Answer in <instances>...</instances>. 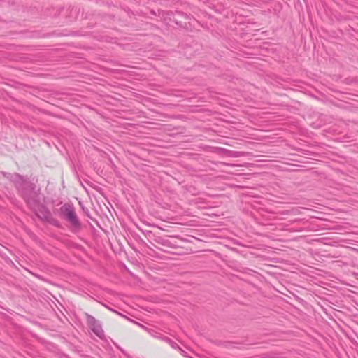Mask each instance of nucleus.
Segmentation results:
<instances>
[{"mask_svg":"<svg viewBox=\"0 0 358 358\" xmlns=\"http://www.w3.org/2000/svg\"><path fill=\"white\" fill-rule=\"evenodd\" d=\"M163 340H164L166 342H167L168 343H169V345L173 348H178L181 352V354L183 355V356H185L187 357L186 355V352L184 351L183 350L180 349L178 346V344L176 343H175L174 341H171L170 338H167V337H164L163 338Z\"/></svg>","mask_w":358,"mask_h":358,"instance_id":"obj_5","label":"nucleus"},{"mask_svg":"<svg viewBox=\"0 0 358 358\" xmlns=\"http://www.w3.org/2000/svg\"><path fill=\"white\" fill-rule=\"evenodd\" d=\"M37 216L43 220L49 221L52 217L51 213L40 201H38V206L35 208H30Z\"/></svg>","mask_w":358,"mask_h":358,"instance_id":"obj_4","label":"nucleus"},{"mask_svg":"<svg viewBox=\"0 0 358 358\" xmlns=\"http://www.w3.org/2000/svg\"><path fill=\"white\" fill-rule=\"evenodd\" d=\"M9 178L27 206L34 208L37 207L39 199L38 192L36 190V185L31 182L27 176H23L17 173L11 174Z\"/></svg>","mask_w":358,"mask_h":358,"instance_id":"obj_1","label":"nucleus"},{"mask_svg":"<svg viewBox=\"0 0 358 358\" xmlns=\"http://www.w3.org/2000/svg\"><path fill=\"white\" fill-rule=\"evenodd\" d=\"M85 316L86 317V322L88 327L96 336L100 338H103L104 337V331L100 322L94 317L87 313H85Z\"/></svg>","mask_w":358,"mask_h":358,"instance_id":"obj_3","label":"nucleus"},{"mask_svg":"<svg viewBox=\"0 0 358 358\" xmlns=\"http://www.w3.org/2000/svg\"><path fill=\"white\" fill-rule=\"evenodd\" d=\"M59 212L62 216L69 222L71 226L74 227H79L80 226L73 204L69 203H64L60 207Z\"/></svg>","mask_w":358,"mask_h":358,"instance_id":"obj_2","label":"nucleus"}]
</instances>
